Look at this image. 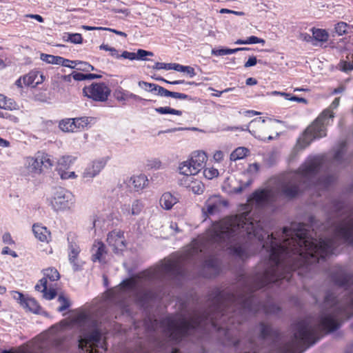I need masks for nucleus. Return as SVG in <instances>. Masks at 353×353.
<instances>
[{
	"label": "nucleus",
	"mask_w": 353,
	"mask_h": 353,
	"mask_svg": "<svg viewBox=\"0 0 353 353\" xmlns=\"http://www.w3.org/2000/svg\"><path fill=\"white\" fill-rule=\"evenodd\" d=\"M2 240L4 243L12 245L14 243V241L12 239L10 234L5 233L2 236Z\"/></svg>",
	"instance_id": "obj_59"
},
{
	"label": "nucleus",
	"mask_w": 353,
	"mask_h": 353,
	"mask_svg": "<svg viewBox=\"0 0 353 353\" xmlns=\"http://www.w3.org/2000/svg\"><path fill=\"white\" fill-rule=\"evenodd\" d=\"M48 285L49 284L47 283L46 279H41L39 283L35 285V290L43 292V291H46Z\"/></svg>",
	"instance_id": "obj_47"
},
{
	"label": "nucleus",
	"mask_w": 353,
	"mask_h": 353,
	"mask_svg": "<svg viewBox=\"0 0 353 353\" xmlns=\"http://www.w3.org/2000/svg\"><path fill=\"white\" fill-rule=\"evenodd\" d=\"M310 223H292L290 228L269 234L261 221L252 219L250 212L245 211L214 222L204 234L192 241L181 259L167 261L152 273H143V277L148 279L159 274L181 275L182 262L201 259L214 249H230L234 255L244 259L256 252L254 243L261 247L268 257L252 276L239 279L240 289L235 293L212 290L208 296L207 310L163 319L160 327L163 334L178 343L188 336L201 338L210 328L223 330L230 344L239 347L242 341L230 338L231 325L241 324L249 315L259 311L265 314L280 311L271 297L262 301L257 290L289 283L296 270H310L312 265L335 254L339 241L353 245V211L334 224L332 238L317 235L314 217H310Z\"/></svg>",
	"instance_id": "obj_1"
},
{
	"label": "nucleus",
	"mask_w": 353,
	"mask_h": 353,
	"mask_svg": "<svg viewBox=\"0 0 353 353\" xmlns=\"http://www.w3.org/2000/svg\"><path fill=\"white\" fill-rule=\"evenodd\" d=\"M53 161L43 152H37L33 157L24 159L22 174L27 177L35 178L43 172V168H50Z\"/></svg>",
	"instance_id": "obj_7"
},
{
	"label": "nucleus",
	"mask_w": 353,
	"mask_h": 353,
	"mask_svg": "<svg viewBox=\"0 0 353 353\" xmlns=\"http://www.w3.org/2000/svg\"><path fill=\"white\" fill-rule=\"evenodd\" d=\"M345 143L341 144V148L338 150L334 157V161L336 163H341L342 157L344 154Z\"/></svg>",
	"instance_id": "obj_49"
},
{
	"label": "nucleus",
	"mask_w": 353,
	"mask_h": 353,
	"mask_svg": "<svg viewBox=\"0 0 353 353\" xmlns=\"http://www.w3.org/2000/svg\"><path fill=\"white\" fill-rule=\"evenodd\" d=\"M264 123H265V119L259 117V118H256L253 120H252L249 124V126H247L246 128H242L243 130H247L249 127L250 128H252L253 125H257L260 128H263V125H264Z\"/></svg>",
	"instance_id": "obj_48"
},
{
	"label": "nucleus",
	"mask_w": 353,
	"mask_h": 353,
	"mask_svg": "<svg viewBox=\"0 0 353 353\" xmlns=\"http://www.w3.org/2000/svg\"><path fill=\"white\" fill-rule=\"evenodd\" d=\"M203 175L206 179H212L219 175V171L214 168H207L203 170Z\"/></svg>",
	"instance_id": "obj_41"
},
{
	"label": "nucleus",
	"mask_w": 353,
	"mask_h": 353,
	"mask_svg": "<svg viewBox=\"0 0 353 353\" xmlns=\"http://www.w3.org/2000/svg\"><path fill=\"white\" fill-rule=\"evenodd\" d=\"M178 202L179 199L170 192L163 193L159 200L160 205L166 210H171Z\"/></svg>",
	"instance_id": "obj_19"
},
{
	"label": "nucleus",
	"mask_w": 353,
	"mask_h": 353,
	"mask_svg": "<svg viewBox=\"0 0 353 353\" xmlns=\"http://www.w3.org/2000/svg\"><path fill=\"white\" fill-rule=\"evenodd\" d=\"M259 336L258 339L259 341L270 340L276 342L279 338L278 332L268 324L261 323L259 325Z\"/></svg>",
	"instance_id": "obj_15"
},
{
	"label": "nucleus",
	"mask_w": 353,
	"mask_h": 353,
	"mask_svg": "<svg viewBox=\"0 0 353 353\" xmlns=\"http://www.w3.org/2000/svg\"><path fill=\"white\" fill-rule=\"evenodd\" d=\"M72 322L80 327L78 346L85 353H103L107 350L106 344L102 341L101 329L99 322L91 315L81 312L75 316Z\"/></svg>",
	"instance_id": "obj_4"
},
{
	"label": "nucleus",
	"mask_w": 353,
	"mask_h": 353,
	"mask_svg": "<svg viewBox=\"0 0 353 353\" xmlns=\"http://www.w3.org/2000/svg\"><path fill=\"white\" fill-rule=\"evenodd\" d=\"M154 54L152 52L147 51L145 50L139 49L136 53V59L137 60H147L146 56H153Z\"/></svg>",
	"instance_id": "obj_44"
},
{
	"label": "nucleus",
	"mask_w": 353,
	"mask_h": 353,
	"mask_svg": "<svg viewBox=\"0 0 353 353\" xmlns=\"http://www.w3.org/2000/svg\"><path fill=\"white\" fill-rule=\"evenodd\" d=\"M75 160V157L69 155L60 157L57 161L59 172L69 168Z\"/></svg>",
	"instance_id": "obj_23"
},
{
	"label": "nucleus",
	"mask_w": 353,
	"mask_h": 353,
	"mask_svg": "<svg viewBox=\"0 0 353 353\" xmlns=\"http://www.w3.org/2000/svg\"><path fill=\"white\" fill-rule=\"evenodd\" d=\"M121 212L123 214L126 216L132 215L131 214V206L130 205H124L121 208Z\"/></svg>",
	"instance_id": "obj_63"
},
{
	"label": "nucleus",
	"mask_w": 353,
	"mask_h": 353,
	"mask_svg": "<svg viewBox=\"0 0 353 353\" xmlns=\"http://www.w3.org/2000/svg\"><path fill=\"white\" fill-rule=\"evenodd\" d=\"M60 176L62 179H74L77 177L74 172H67L65 170L61 171Z\"/></svg>",
	"instance_id": "obj_52"
},
{
	"label": "nucleus",
	"mask_w": 353,
	"mask_h": 353,
	"mask_svg": "<svg viewBox=\"0 0 353 353\" xmlns=\"http://www.w3.org/2000/svg\"><path fill=\"white\" fill-rule=\"evenodd\" d=\"M271 94L273 96H275V95L282 96L286 100H289V101H296V102L304 103H307V100L305 99L302 98V97H298L296 96H292L290 94L286 93V92L273 91L271 92Z\"/></svg>",
	"instance_id": "obj_30"
},
{
	"label": "nucleus",
	"mask_w": 353,
	"mask_h": 353,
	"mask_svg": "<svg viewBox=\"0 0 353 353\" xmlns=\"http://www.w3.org/2000/svg\"><path fill=\"white\" fill-rule=\"evenodd\" d=\"M123 239V232L114 230L108 233L107 241L113 248L114 252H117L119 250H122L125 247Z\"/></svg>",
	"instance_id": "obj_14"
},
{
	"label": "nucleus",
	"mask_w": 353,
	"mask_h": 353,
	"mask_svg": "<svg viewBox=\"0 0 353 353\" xmlns=\"http://www.w3.org/2000/svg\"><path fill=\"white\" fill-rule=\"evenodd\" d=\"M340 98H335L330 105L324 110L316 120L306 128L302 136L297 141V146L303 149L308 146L315 139L326 136V128L330 125L334 117L333 110L339 105Z\"/></svg>",
	"instance_id": "obj_6"
},
{
	"label": "nucleus",
	"mask_w": 353,
	"mask_h": 353,
	"mask_svg": "<svg viewBox=\"0 0 353 353\" xmlns=\"http://www.w3.org/2000/svg\"><path fill=\"white\" fill-rule=\"evenodd\" d=\"M49 290H46V291H43V296L47 300L53 299L57 295V291L55 289L52 288L50 285H48Z\"/></svg>",
	"instance_id": "obj_45"
},
{
	"label": "nucleus",
	"mask_w": 353,
	"mask_h": 353,
	"mask_svg": "<svg viewBox=\"0 0 353 353\" xmlns=\"http://www.w3.org/2000/svg\"><path fill=\"white\" fill-rule=\"evenodd\" d=\"M60 306L57 308L58 312H63L70 306V301L63 294H60L57 299Z\"/></svg>",
	"instance_id": "obj_33"
},
{
	"label": "nucleus",
	"mask_w": 353,
	"mask_h": 353,
	"mask_svg": "<svg viewBox=\"0 0 353 353\" xmlns=\"http://www.w3.org/2000/svg\"><path fill=\"white\" fill-rule=\"evenodd\" d=\"M148 179L144 174L132 176L128 181L129 187L133 188L135 191L142 190L148 185Z\"/></svg>",
	"instance_id": "obj_18"
},
{
	"label": "nucleus",
	"mask_w": 353,
	"mask_h": 353,
	"mask_svg": "<svg viewBox=\"0 0 353 353\" xmlns=\"http://www.w3.org/2000/svg\"><path fill=\"white\" fill-rule=\"evenodd\" d=\"M11 104L12 103L10 101V99H7V98L4 95L0 94V108L10 109Z\"/></svg>",
	"instance_id": "obj_46"
},
{
	"label": "nucleus",
	"mask_w": 353,
	"mask_h": 353,
	"mask_svg": "<svg viewBox=\"0 0 353 353\" xmlns=\"http://www.w3.org/2000/svg\"><path fill=\"white\" fill-rule=\"evenodd\" d=\"M111 90L104 82L92 83L83 88L84 96L94 101L105 102L110 95Z\"/></svg>",
	"instance_id": "obj_9"
},
{
	"label": "nucleus",
	"mask_w": 353,
	"mask_h": 353,
	"mask_svg": "<svg viewBox=\"0 0 353 353\" xmlns=\"http://www.w3.org/2000/svg\"><path fill=\"white\" fill-rule=\"evenodd\" d=\"M40 58L43 61L46 62L47 63H50V64L61 65V64H63V63L67 62L65 61V59L62 57L54 56V55L48 54H44V53L41 54Z\"/></svg>",
	"instance_id": "obj_22"
},
{
	"label": "nucleus",
	"mask_w": 353,
	"mask_h": 353,
	"mask_svg": "<svg viewBox=\"0 0 353 353\" xmlns=\"http://www.w3.org/2000/svg\"><path fill=\"white\" fill-rule=\"evenodd\" d=\"M246 40L248 44L265 43V41L263 39H260L256 36L249 37Z\"/></svg>",
	"instance_id": "obj_54"
},
{
	"label": "nucleus",
	"mask_w": 353,
	"mask_h": 353,
	"mask_svg": "<svg viewBox=\"0 0 353 353\" xmlns=\"http://www.w3.org/2000/svg\"><path fill=\"white\" fill-rule=\"evenodd\" d=\"M59 278V273L55 268H50L43 270V277L42 279H46L48 284V281H55Z\"/></svg>",
	"instance_id": "obj_26"
},
{
	"label": "nucleus",
	"mask_w": 353,
	"mask_h": 353,
	"mask_svg": "<svg viewBox=\"0 0 353 353\" xmlns=\"http://www.w3.org/2000/svg\"><path fill=\"white\" fill-rule=\"evenodd\" d=\"M28 296H25L21 292H14L13 298L17 300L23 307Z\"/></svg>",
	"instance_id": "obj_51"
},
{
	"label": "nucleus",
	"mask_w": 353,
	"mask_h": 353,
	"mask_svg": "<svg viewBox=\"0 0 353 353\" xmlns=\"http://www.w3.org/2000/svg\"><path fill=\"white\" fill-rule=\"evenodd\" d=\"M170 97L179 99H190V96L180 92H170Z\"/></svg>",
	"instance_id": "obj_55"
},
{
	"label": "nucleus",
	"mask_w": 353,
	"mask_h": 353,
	"mask_svg": "<svg viewBox=\"0 0 353 353\" xmlns=\"http://www.w3.org/2000/svg\"><path fill=\"white\" fill-rule=\"evenodd\" d=\"M324 159L321 157H310L298 170L289 173L281 187L276 190H262L254 192L249 202L259 207L272 204L279 196L292 199L305 189L325 190L334 182L332 175H321Z\"/></svg>",
	"instance_id": "obj_2"
},
{
	"label": "nucleus",
	"mask_w": 353,
	"mask_h": 353,
	"mask_svg": "<svg viewBox=\"0 0 353 353\" xmlns=\"http://www.w3.org/2000/svg\"><path fill=\"white\" fill-rule=\"evenodd\" d=\"M148 166L151 168H159L161 166V161L158 159H154L148 161Z\"/></svg>",
	"instance_id": "obj_61"
},
{
	"label": "nucleus",
	"mask_w": 353,
	"mask_h": 353,
	"mask_svg": "<svg viewBox=\"0 0 353 353\" xmlns=\"http://www.w3.org/2000/svg\"><path fill=\"white\" fill-rule=\"evenodd\" d=\"M352 26H350L343 21L337 23L334 26V32L339 36H342L349 32H352Z\"/></svg>",
	"instance_id": "obj_24"
},
{
	"label": "nucleus",
	"mask_w": 353,
	"mask_h": 353,
	"mask_svg": "<svg viewBox=\"0 0 353 353\" xmlns=\"http://www.w3.org/2000/svg\"><path fill=\"white\" fill-rule=\"evenodd\" d=\"M174 63H165L157 62L152 66V68L154 70L164 69L166 70H174Z\"/></svg>",
	"instance_id": "obj_43"
},
{
	"label": "nucleus",
	"mask_w": 353,
	"mask_h": 353,
	"mask_svg": "<svg viewBox=\"0 0 353 353\" xmlns=\"http://www.w3.org/2000/svg\"><path fill=\"white\" fill-rule=\"evenodd\" d=\"M223 152L221 150L216 151L213 155V158L216 162H220L223 159Z\"/></svg>",
	"instance_id": "obj_62"
},
{
	"label": "nucleus",
	"mask_w": 353,
	"mask_h": 353,
	"mask_svg": "<svg viewBox=\"0 0 353 353\" xmlns=\"http://www.w3.org/2000/svg\"><path fill=\"white\" fill-rule=\"evenodd\" d=\"M117 99L119 101H128L129 99H134L135 101H150L151 100L144 99H142L141 97L134 94L132 92H130L128 91H122L121 92L118 96Z\"/></svg>",
	"instance_id": "obj_27"
},
{
	"label": "nucleus",
	"mask_w": 353,
	"mask_h": 353,
	"mask_svg": "<svg viewBox=\"0 0 353 353\" xmlns=\"http://www.w3.org/2000/svg\"><path fill=\"white\" fill-rule=\"evenodd\" d=\"M228 202L219 196H212L205 203L202 212L206 215H212L220 212L223 206H227Z\"/></svg>",
	"instance_id": "obj_10"
},
{
	"label": "nucleus",
	"mask_w": 353,
	"mask_h": 353,
	"mask_svg": "<svg viewBox=\"0 0 353 353\" xmlns=\"http://www.w3.org/2000/svg\"><path fill=\"white\" fill-rule=\"evenodd\" d=\"M23 307L27 309L34 313H38L40 309V306L37 301L28 296L26 300L23 305Z\"/></svg>",
	"instance_id": "obj_29"
},
{
	"label": "nucleus",
	"mask_w": 353,
	"mask_h": 353,
	"mask_svg": "<svg viewBox=\"0 0 353 353\" xmlns=\"http://www.w3.org/2000/svg\"><path fill=\"white\" fill-rule=\"evenodd\" d=\"M72 78L75 80V81H83V80H85V79H99V78H101V75H99V74H83V73H81V72H73L72 73Z\"/></svg>",
	"instance_id": "obj_32"
},
{
	"label": "nucleus",
	"mask_w": 353,
	"mask_h": 353,
	"mask_svg": "<svg viewBox=\"0 0 353 353\" xmlns=\"http://www.w3.org/2000/svg\"><path fill=\"white\" fill-rule=\"evenodd\" d=\"M107 301L118 307L121 313L128 312L130 300L145 303L153 297L152 291L148 290L145 284L138 279L130 278L123 281L117 288L109 290Z\"/></svg>",
	"instance_id": "obj_3"
},
{
	"label": "nucleus",
	"mask_w": 353,
	"mask_h": 353,
	"mask_svg": "<svg viewBox=\"0 0 353 353\" xmlns=\"http://www.w3.org/2000/svg\"><path fill=\"white\" fill-rule=\"evenodd\" d=\"M91 259L93 262L105 263L107 261L108 251L105 245L99 241H95L91 248Z\"/></svg>",
	"instance_id": "obj_11"
},
{
	"label": "nucleus",
	"mask_w": 353,
	"mask_h": 353,
	"mask_svg": "<svg viewBox=\"0 0 353 353\" xmlns=\"http://www.w3.org/2000/svg\"><path fill=\"white\" fill-rule=\"evenodd\" d=\"M121 57L123 59H128L129 60H134L136 59V53L128 51H123L121 54Z\"/></svg>",
	"instance_id": "obj_56"
},
{
	"label": "nucleus",
	"mask_w": 353,
	"mask_h": 353,
	"mask_svg": "<svg viewBox=\"0 0 353 353\" xmlns=\"http://www.w3.org/2000/svg\"><path fill=\"white\" fill-rule=\"evenodd\" d=\"M155 111L161 114H171L178 116L182 115V112L181 110H175L168 106L157 108H155Z\"/></svg>",
	"instance_id": "obj_35"
},
{
	"label": "nucleus",
	"mask_w": 353,
	"mask_h": 353,
	"mask_svg": "<svg viewBox=\"0 0 353 353\" xmlns=\"http://www.w3.org/2000/svg\"><path fill=\"white\" fill-rule=\"evenodd\" d=\"M174 70L178 72H185L190 77H193L196 75L194 69L191 66H185L179 63H174Z\"/></svg>",
	"instance_id": "obj_34"
},
{
	"label": "nucleus",
	"mask_w": 353,
	"mask_h": 353,
	"mask_svg": "<svg viewBox=\"0 0 353 353\" xmlns=\"http://www.w3.org/2000/svg\"><path fill=\"white\" fill-rule=\"evenodd\" d=\"M313 39L317 41L325 42L328 39V33L325 30L312 29Z\"/></svg>",
	"instance_id": "obj_31"
},
{
	"label": "nucleus",
	"mask_w": 353,
	"mask_h": 353,
	"mask_svg": "<svg viewBox=\"0 0 353 353\" xmlns=\"http://www.w3.org/2000/svg\"><path fill=\"white\" fill-rule=\"evenodd\" d=\"M251 134H252L256 138L263 140L265 141L266 140L270 141L273 139V137L272 136H269L268 137H263L261 134H258L256 131L255 130H249Z\"/></svg>",
	"instance_id": "obj_58"
},
{
	"label": "nucleus",
	"mask_w": 353,
	"mask_h": 353,
	"mask_svg": "<svg viewBox=\"0 0 353 353\" xmlns=\"http://www.w3.org/2000/svg\"><path fill=\"white\" fill-rule=\"evenodd\" d=\"M258 347L254 340L252 338L248 339V343L243 347V353H256Z\"/></svg>",
	"instance_id": "obj_36"
},
{
	"label": "nucleus",
	"mask_w": 353,
	"mask_h": 353,
	"mask_svg": "<svg viewBox=\"0 0 353 353\" xmlns=\"http://www.w3.org/2000/svg\"><path fill=\"white\" fill-rule=\"evenodd\" d=\"M249 150L244 147H239L234 150L230 156V159L232 161H236L239 159H243L247 156Z\"/></svg>",
	"instance_id": "obj_28"
},
{
	"label": "nucleus",
	"mask_w": 353,
	"mask_h": 353,
	"mask_svg": "<svg viewBox=\"0 0 353 353\" xmlns=\"http://www.w3.org/2000/svg\"><path fill=\"white\" fill-rule=\"evenodd\" d=\"M221 271L220 262L214 255H210L203 263V276L205 277L215 276Z\"/></svg>",
	"instance_id": "obj_12"
},
{
	"label": "nucleus",
	"mask_w": 353,
	"mask_h": 353,
	"mask_svg": "<svg viewBox=\"0 0 353 353\" xmlns=\"http://www.w3.org/2000/svg\"><path fill=\"white\" fill-rule=\"evenodd\" d=\"M107 163V160L101 158L95 160L88 165L83 172V177L85 179H92L98 175L104 168Z\"/></svg>",
	"instance_id": "obj_13"
},
{
	"label": "nucleus",
	"mask_w": 353,
	"mask_h": 353,
	"mask_svg": "<svg viewBox=\"0 0 353 353\" xmlns=\"http://www.w3.org/2000/svg\"><path fill=\"white\" fill-rule=\"evenodd\" d=\"M34 236L41 242H48L50 239V232L47 228L39 223H35L32 226Z\"/></svg>",
	"instance_id": "obj_20"
},
{
	"label": "nucleus",
	"mask_w": 353,
	"mask_h": 353,
	"mask_svg": "<svg viewBox=\"0 0 353 353\" xmlns=\"http://www.w3.org/2000/svg\"><path fill=\"white\" fill-rule=\"evenodd\" d=\"M143 208V204L141 201L139 200H135L133 201L132 206H131V214L132 215H139L142 209Z\"/></svg>",
	"instance_id": "obj_39"
},
{
	"label": "nucleus",
	"mask_w": 353,
	"mask_h": 353,
	"mask_svg": "<svg viewBox=\"0 0 353 353\" xmlns=\"http://www.w3.org/2000/svg\"><path fill=\"white\" fill-rule=\"evenodd\" d=\"M138 85L141 88L149 92H154V89L157 88V84L148 83L143 81H139Z\"/></svg>",
	"instance_id": "obj_40"
},
{
	"label": "nucleus",
	"mask_w": 353,
	"mask_h": 353,
	"mask_svg": "<svg viewBox=\"0 0 353 353\" xmlns=\"http://www.w3.org/2000/svg\"><path fill=\"white\" fill-rule=\"evenodd\" d=\"M212 54L214 56H224L229 54V48L213 49Z\"/></svg>",
	"instance_id": "obj_53"
},
{
	"label": "nucleus",
	"mask_w": 353,
	"mask_h": 353,
	"mask_svg": "<svg viewBox=\"0 0 353 353\" xmlns=\"http://www.w3.org/2000/svg\"><path fill=\"white\" fill-rule=\"evenodd\" d=\"M75 69L83 72L94 70V67L88 62L77 61Z\"/></svg>",
	"instance_id": "obj_38"
},
{
	"label": "nucleus",
	"mask_w": 353,
	"mask_h": 353,
	"mask_svg": "<svg viewBox=\"0 0 353 353\" xmlns=\"http://www.w3.org/2000/svg\"><path fill=\"white\" fill-rule=\"evenodd\" d=\"M207 156L204 152L196 151L190 158L181 162L179 165V173L183 176L179 179V185L189 188L195 194H201L205 190L204 184L199 180L194 179L205 167Z\"/></svg>",
	"instance_id": "obj_5"
},
{
	"label": "nucleus",
	"mask_w": 353,
	"mask_h": 353,
	"mask_svg": "<svg viewBox=\"0 0 353 353\" xmlns=\"http://www.w3.org/2000/svg\"><path fill=\"white\" fill-rule=\"evenodd\" d=\"M75 129L82 130L90 127L95 123L96 119L92 117H81L74 118Z\"/></svg>",
	"instance_id": "obj_21"
},
{
	"label": "nucleus",
	"mask_w": 353,
	"mask_h": 353,
	"mask_svg": "<svg viewBox=\"0 0 353 353\" xmlns=\"http://www.w3.org/2000/svg\"><path fill=\"white\" fill-rule=\"evenodd\" d=\"M258 61L256 57H250L248 60L245 63L244 67L249 68L254 66L257 63Z\"/></svg>",
	"instance_id": "obj_57"
},
{
	"label": "nucleus",
	"mask_w": 353,
	"mask_h": 353,
	"mask_svg": "<svg viewBox=\"0 0 353 353\" xmlns=\"http://www.w3.org/2000/svg\"><path fill=\"white\" fill-rule=\"evenodd\" d=\"M80 248L74 243L70 242L68 245V259L74 271L81 269V265L79 264L78 256L80 253Z\"/></svg>",
	"instance_id": "obj_17"
},
{
	"label": "nucleus",
	"mask_w": 353,
	"mask_h": 353,
	"mask_svg": "<svg viewBox=\"0 0 353 353\" xmlns=\"http://www.w3.org/2000/svg\"><path fill=\"white\" fill-rule=\"evenodd\" d=\"M82 36L81 34L79 33H73V34H68V39L67 41H70L72 43H82Z\"/></svg>",
	"instance_id": "obj_42"
},
{
	"label": "nucleus",
	"mask_w": 353,
	"mask_h": 353,
	"mask_svg": "<svg viewBox=\"0 0 353 353\" xmlns=\"http://www.w3.org/2000/svg\"><path fill=\"white\" fill-rule=\"evenodd\" d=\"M50 204L52 208L56 212L70 211L74 208L75 198L70 191L58 187L53 190Z\"/></svg>",
	"instance_id": "obj_8"
},
{
	"label": "nucleus",
	"mask_w": 353,
	"mask_h": 353,
	"mask_svg": "<svg viewBox=\"0 0 353 353\" xmlns=\"http://www.w3.org/2000/svg\"><path fill=\"white\" fill-rule=\"evenodd\" d=\"M59 128L65 132H72L75 130L73 119H64L59 121Z\"/></svg>",
	"instance_id": "obj_25"
},
{
	"label": "nucleus",
	"mask_w": 353,
	"mask_h": 353,
	"mask_svg": "<svg viewBox=\"0 0 353 353\" xmlns=\"http://www.w3.org/2000/svg\"><path fill=\"white\" fill-rule=\"evenodd\" d=\"M157 92V94L161 97H170V92L164 88L157 84V88L154 89V92Z\"/></svg>",
	"instance_id": "obj_50"
},
{
	"label": "nucleus",
	"mask_w": 353,
	"mask_h": 353,
	"mask_svg": "<svg viewBox=\"0 0 353 353\" xmlns=\"http://www.w3.org/2000/svg\"><path fill=\"white\" fill-rule=\"evenodd\" d=\"M336 68L343 72L347 73L353 70V63L345 60H341L337 64Z\"/></svg>",
	"instance_id": "obj_37"
},
{
	"label": "nucleus",
	"mask_w": 353,
	"mask_h": 353,
	"mask_svg": "<svg viewBox=\"0 0 353 353\" xmlns=\"http://www.w3.org/2000/svg\"><path fill=\"white\" fill-rule=\"evenodd\" d=\"M299 39L303 41H305L307 42L312 41L313 40V35L311 36L307 33H301L299 35Z\"/></svg>",
	"instance_id": "obj_64"
},
{
	"label": "nucleus",
	"mask_w": 353,
	"mask_h": 353,
	"mask_svg": "<svg viewBox=\"0 0 353 353\" xmlns=\"http://www.w3.org/2000/svg\"><path fill=\"white\" fill-rule=\"evenodd\" d=\"M1 253L2 254H10L14 258L18 256L17 254L14 251L11 250L8 247H4L2 249Z\"/></svg>",
	"instance_id": "obj_60"
},
{
	"label": "nucleus",
	"mask_w": 353,
	"mask_h": 353,
	"mask_svg": "<svg viewBox=\"0 0 353 353\" xmlns=\"http://www.w3.org/2000/svg\"><path fill=\"white\" fill-rule=\"evenodd\" d=\"M44 77L43 74L37 70H32L27 74L23 76V83L26 86L36 87L43 83Z\"/></svg>",
	"instance_id": "obj_16"
}]
</instances>
